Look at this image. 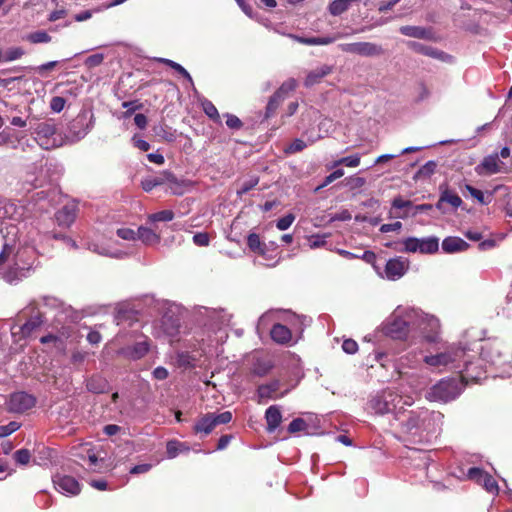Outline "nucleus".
Masks as SVG:
<instances>
[{
    "label": "nucleus",
    "instance_id": "obj_55",
    "mask_svg": "<svg viewBox=\"0 0 512 512\" xmlns=\"http://www.w3.org/2000/svg\"><path fill=\"white\" fill-rule=\"evenodd\" d=\"M30 452L27 449H20L15 452L14 459L17 463L25 465L30 460Z\"/></svg>",
    "mask_w": 512,
    "mask_h": 512
},
{
    "label": "nucleus",
    "instance_id": "obj_32",
    "mask_svg": "<svg viewBox=\"0 0 512 512\" xmlns=\"http://www.w3.org/2000/svg\"><path fill=\"white\" fill-rule=\"evenodd\" d=\"M271 338L279 344H288L292 340V333L289 328L282 324H275L271 329Z\"/></svg>",
    "mask_w": 512,
    "mask_h": 512
},
{
    "label": "nucleus",
    "instance_id": "obj_13",
    "mask_svg": "<svg viewBox=\"0 0 512 512\" xmlns=\"http://www.w3.org/2000/svg\"><path fill=\"white\" fill-rule=\"evenodd\" d=\"M296 85L295 79H289L280 86L268 101L266 106V118L271 117L275 113L279 105L287 98L289 93L295 90Z\"/></svg>",
    "mask_w": 512,
    "mask_h": 512
},
{
    "label": "nucleus",
    "instance_id": "obj_62",
    "mask_svg": "<svg viewBox=\"0 0 512 512\" xmlns=\"http://www.w3.org/2000/svg\"><path fill=\"white\" fill-rule=\"evenodd\" d=\"M226 117H227L226 125L229 128H231V129H239V128H241L242 122H241V120L237 116L231 115V114H227Z\"/></svg>",
    "mask_w": 512,
    "mask_h": 512
},
{
    "label": "nucleus",
    "instance_id": "obj_29",
    "mask_svg": "<svg viewBox=\"0 0 512 512\" xmlns=\"http://www.w3.org/2000/svg\"><path fill=\"white\" fill-rule=\"evenodd\" d=\"M43 323L42 316L40 314H37L33 317H31L28 321H26L23 325L18 327V333L21 334L23 338L29 337L34 330L39 328L41 324ZM12 334L15 336L17 335V331L13 329Z\"/></svg>",
    "mask_w": 512,
    "mask_h": 512
},
{
    "label": "nucleus",
    "instance_id": "obj_52",
    "mask_svg": "<svg viewBox=\"0 0 512 512\" xmlns=\"http://www.w3.org/2000/svg\"><path fill=\"white\" fill-rule=\"evenodd\" d=\"M20 428V424L16 421H11L7 425L0 426V438L7 437Z\"/></svg>",
    "mask_w": 512,
    "mask_h": 512
},
{
    "label": "nucleus",
    "instance_id": "obj_25",
    "mask_svg": "<svg viewBox=\"0 0 512 512\" xmlns=\"http://www.w3.org/2000/svg\"><path fill=\"white\" fill-rule=\"evenodd\" d=\"M77 205L75 203H68L64 205L57 213L56 220L59 225L68 227L76 219Z\"/></svg>",
    "mask_w": 512,
    "mask_h": 512
},
{
    "label": "nucleus",
    "instance_id": "obj_14",
    "mask_svg": "<svg viewBox=\"0 0 512 512\" xmlns=\"http://www.w3.org/2000/svg\"><path fill=\"white\" fill-rule=\"evenodd\" d=\"M46 181L47 179L44 175L43 168L35 164L29 166L21 177L22 189L27 192L37 187L43 186L46 183Z\"/></svg>",
    "mask_w": 512,
    "mask_h": 512
},
{
    "label": "nucleus",
    "instance_id": "obj_18",
    "mask_svg": "<svg viewBox=\"0 0 512 512\" xmlns=\"http://www.w3.org/2000/svg\"><path fill=\"white\" fill-rule=\"evenodd\" d=\"M467 477L468 479L482 485L487 492L491 494H498L499 488L497 482L491 475L482 469L477 467L470 468L467 472Z\"/></svg>",
    "mask_w": 512,
    "mask_h": 512
},
{
    "label": "nucleus",
    "instance_id": "obj_8",
    "mask_svg": "<svg viewBox=\"0 0 512 512\" xmlns=\"http://www.w3.org/2000/svg\"><path fill=\"white\" fill-rule=\"evenodd\" d=\"M35 140L43 149L49 150L63 145V138L52 121L37 123L33 128Z\"/></svg>",
    "mask_w": 512,
    "mask_h": 512
},
{
    "label": "nucleus",
    "instance_id": "obj_50",
    "mask_svg": "<svg viewBox=\"0 0 512 512\" xmlns=\"http://www.w3.org/2000/svg\"><path fill=\"white\" fill-rule=\"evenodd\" d=\"M419 240L415 237H409L403 241L404 248L403 250L405 252L415 253L419 252Z\"/></svg>",
    "mask_w": 512,
    "mask_h": 512
},
{
    "label": "nucleus",
    "instance_id": "obj_54",
    "mask_svg": "<svg viewBox=\"0 0 512 512\" xmlns=\"http://www.w3.org/2000/svg\"><path fill=\"white\" fill-rule=\"evenodd\" d=\"M103 60H104V55L101 53H96V54L89 56L85 60V66L87 68L91 69V68L97 67L100 64H102Z\"/></svg>",
    "mask_w": 512,
    "mask_h": 512
},
{
    "label": "nucleus",
    "instance_id": "obj_64",
    "mask_svg": "<svg viewBox=\"0 0 512 512\" xmlns=\"http://www.w3.org/2000/svg\"><path fill=\"white\" fill-rule=\"evenodd\" d=\"M168 370L162 366L156 367L153 371V376L157 380H164L168 377Z\"/></svg>",
    "mask_w": 512,
    "mask_h": 512
},
{
    "label": "nucleus",
    "instance_id": "obj_39",
    "mask_svg": "<svg viewBox=\"0 0 512 512\" xmlns=\"http://www.w3.org/2000/svg\"><path fill=\"white\" fill-rule=\"evenodd\" d=\"M26 40L32 44L49 43L51 41V36L46 31L38 30L29 33L26 36Z\"/></svg>",
    "mask_w": 512,
    "mask_h": 512
},
{
    "label": "nucleus",
    "instance_id": "obj_38",
    "mask_svg": "<svg viewBox=\"0 0 512 512\" xmlns=\"http://www.w3.org/2000/svg\"><path fill=\"white\" fill-rule=\"evenodd\" d=\"M440 202L449 203L452 207L458 208L462 205V199L451 192L447 187L440 186Z\"/></svg>",
    "mask_w": 512,
    "mask_h": 512
},
{
    "label": "nucleus",
    "instance_id": "obj_35",
    "mask_svg": "<svg viewBox=\"0 0 512 512\" xmlns=\"http://www.w3.org/2000/svg\"><path fill=\"white\" fill-rule=\"evenodd\" d=\"M280 382L275 380L268 384L261 385L258 388V396L261 399L264 398H277L279 397L276 393L279 390Z\"/></svg>",
    "mask_w": 512,
    "mask_h": 512
},
{
    "label": "nucleus",
    "instance_id": "obj_21",
    "mask_svg": "<svg viewBox=\"0 0 512 512\" xmlns=\"http://www.w3.org/2000/svg\"><path fill=\"white\" fill-rule=\"evenodd\" d=\"M91 128V123L87 122L86 116H78L76 119L73 120L69 127V134L67 135V138L72 141L76 142L84 138L89 130Z\"/></svg>",
    "mask_w": 512,
    "mask_h": 512
},
{
    "label": "nucleus",
    "instance_id": "obj_6",
    "mask_svg": "<svg viewBox=\"0 0 512 512\" xmlns=\"http://www.w3.org/2000/svg\"><path fill=\"white\" fill-rule=\"evenodd\" d=\"M415 314L412 341L420 337L429 343L437 342L441 331L439 319L434 315L424 313L418 308H415Z\"/></svg>",
    "mask_w": 512,
    "mask_h": 512
},
{
    "label": "nucleus",
    "instance_id": "obj_3",
    "mask_svg": "<svg viewBox=\"0 0 512 512\" xmlns=\"http://www.w3.org/2000/svg\"><path fill=\"white\" fill-rule=\"evenodd\" d=\"M435 414L425 408L406 410L403 406L396 412V421L399 422L400 431L411 437L422 439L425 433L433 430Z\"/></svg>",
    "mask_w": 512,
    "mask_h": 512
},
{
    "label": "nucleus",
    "instance_id": "obj_47",
    "mask_svg": "<svg viewBox=\"0 0 512 512\" xmlns=\"http://www.w3.org/2000/svg\"><path fill=\"white\" fill-rule=\"evenodd\" d=\"M436 167L437 164L435 161H428L422 167H420L415 175V178L431 176L435 172Z\"/></svg>",
    "mask_w": 512,
    "mask_h": 512
},
{
    "label": "nucleus",
    "instance_id": "obj_15",
    "mask_svg": "<svg viewBox=\"0 0 512 512\" xmlns=\"http://www.w3.org/2000/svg\"><path fill=\"white\" fill-rule=\"evenodd\" d=\"M503 350L504 347L501 343L489 342L481 347V357L492 365L502 366L507 362Z\"/></svg>",
    "mask_w": 512,
    "mask_h": 512
},
{
    "label": "nucleus",
    "instance_id": "obj_46",
    "mask_svg": "<svg viewBox=\"0 0 512 512\" xmlns=\"http://www.w3.org/2000/svg\"><path fill=\"white\" fill-rule=\"evenodd\" d=\"M24 55V50L20 47H12L3 54V61L11 62L20 59Z\"/></svg>",
    "mask_w": 512,
    "mask_h": 512
},
{
    "label": "nucleus",
    "instance_id": "obj_43",
    "mask_svg": "<svg viewBox=\"0 0 512 512\" xmlns=\"http://www.w3.org/2000/svg\"><path fill=\"white\" fill-rule=\"evenodd\" d=\"M465 190L480 204L486 205L491 201V195L485 196L481 190H478L469 184L465 185Z\"/></svg>",
    "mask_w": 512,
    "mask_h": 512
},
{
    "label": "nucleus",
    "instance_id": "obj_60",
    "mask_svg": "<svg viewBox=\"0 0 512 512\" xmlns=\"http://www.w3.org/2000/svg\"><path fill=\"white\" fill-rule=\"evenodd\" d=\"M342 349L347 354H355L358 350V344L353 339H346L342 344Z\"/></svg>",
    "mask_w": 512,
    "mask_h": 512
},
{
    "label": "nucleus",
    "instance_id": "obj_1",
    "mask_svg": "<svg viewBox=\"0 0 512 512\" xmlns=\"http://www.w3.org/2000/svg\"><path fill=\"white\" fill-rule=\"evenodd\" d=\"M474 355L461 343H451L436 351H426L423 354L422 362L432 371L442 372L445 369L460 370L462 379L471 378L478 382L480 374L471 371Z\"/></svg>",
    "mask_w": 512,
    "mask_h": 512
},
{
    "label": "nucleus",
    "instance_id": "obj_51",
    "mask_svg": "<svg viewBox=\"0 0 512 512\" xmlns=\"http://www.w3.org/2000/svg\"><path fill=\"white\" fill-rule=\"evenodd\" d=\"M294 220H295L294 214L289 213V214L285 215L284 217L277 220L276 227L280 231L287 230L292 225Z\"/></svg>",
    "mask_w": 512,
    "mask_h": 512
},
{
    "label": "nucleus",
    "instance_id": "obj_41",
    "mask_svg": "<svg viewBox=\"0 0 512 512\" xmlns=\"http://www.w3.org/2000/svg\"><path fill=\"white\" fill-rule=\"evenodd\" d=\"M166 451L168 458H175L180 452L188 451V448L184 443L171 440L167 443Z\"/></svg>",
    "mask_w": 512,
    "mask_h": 512
},
{
    "label": "nucleus",
    "instance_id": "obj_11",
    "mask_svg": "<svg viewBox=\"0 0 512 512\" xmlns=\"http://www.w3.org/2000/svg\"><path fill=\"white\" fill-rule=\"evenodd\" d=\"M338 48L342 52L364 57H377L384 53L380 45L372 42L342 43L338 45Z\"/></svg>",
    "mask_w": 512,
    "mask_h": 512
},
{
    "label": "nucleus",
    "instance_id": "obj_48",
    "mask_svg": "<svg viewBox=\"0 0 512 512\" xmlns=\"http://www.w3.org/2000/svg\"><path fill=\"white\" fill-rule=\"evenodd\" d=\"M116 234L123 240L134 241L137 240V230L128 227H121L116 230Z\"/></svg>",
    "mask_w": 512,
    "mask_h": 512
},
{
    "label": "nucleus",
    "instance_id": "obj_4",
    "mask_svg": "<svg viewBox=\"0 0 512 512\" xmlns=\"http://www.w3.org/2000/svg\"><path fill=\"white\" fill-rule=\"evenodd\" d=\"M415 317L414 307L398 306L387 320L385 332L392 338L412 341Z\"/></svg>",
    "mask_w": 512,
    "mask_h": 512
},
{
    "label": "nucleus",
    "instance_id": "obj_49",
    "mask_svg": "<svg viewBox=\"0 0 512 512\" xmlns=\"http://www.w3.org/2000/svg\"><path fill=\"white\" fill-rule=\"evenodd\" d=\"M308 427L306 421L302 418L292 420L288 426L289 433H297L306 430Z\"/></svg>",
    "mask_w": 512,
    "mask_h": 512
},
{
    "label": "nucleus",
    "instance_id": "obj_24",
    "mask_svg": "<svg viewBox=\"0 0 512 512\" xmlns=\"http://www.w3.org/2000/svg\"><path fill=\"white\" fill-rule=\"evenodd\" d=\"M407 45L410 49L419 54H423L434 59H439L441 61H446L450 57L443 51H440L431 46H427L416 41H409Z\"/></svg>",
    "mask_w": 512,
    "mask_h": 512
},
{
    "label": "nucleus",
    "instance_id": "obj_27",
    "mask_svg": "<svg viewBox=\"0 0 512 512\" xmlns=\"http://www.w3.org/2000/svg\"><path fill=\"white\" fill-rule=\"evenodd\" d=\"M421 361L422 359H420L414 352H410L402 356L397 364V370L400 377H404L406 374L404 371L405 369H415L420 365Z\"/></svg>",
    "mask_w": 512,
    "mask_h": 512
},
{
    "label": "nucleus",
    "instance_id": "obj_20",
    "mask_svg": "<svg viewBox=\"0 0 512 512\" xmlns=\"http://www.w3.org/2000/svg\"><path fill=\"white\" fill-rule=\"evenodd\" d=\"M504 170V163L499 160L498 153L484 157L482 162L475 167L478 175H492Z\"/></svg>",
    "mask_w": 512,
    "mask_h": 512
},
{
    "label": "nucleus",
    "instance_id": "obj_45",
    "mask_svg": "<svg viewBox=\"0 0 512 512\" xmlns=\"http://www.w3.org/2000/svg\"><path fill=\"white\" fill-rule=\"evenodd\" d=\"M327 237H329V234L311 235L307 238L308 245L311 249L323 247L326 244Z\"/></svg>",
    "mask_w": 512,
    "mask_h": 512
},
{
    "label": "nucleus",
    "instance_id": "obj_22",
    "mask_svg": "<svg viewBox=\"0 0 512 512\" xmlns=\"http://www.w3.org/2000/svg\"><path fill=\"white\" fill-rule=\"evenodd\" d=\"M87 248L90 251L97 253L101 256L110 257L114 259H124L130 255L129 252L117 247H111L108 244L89 243Z\"/></svg>",
    "mask_w": 512,
    "mask_h": 512
},
{
    "label": "nucleus",
    "instance_id": "obj_30",
    "mask_svg": "<svg viewBox=\"0 0 512 512\" xmlns=\"http://www.w3.org/2000/svg\"><path fill=\"white\" fill-rule=\"evenodd\" d=\"M265 419L267 422V430L269 432L275 431L282 421L280 408L276 405L270 406L265 412Z\"/></svg>",
    "mask_w": 512,
    "mask_h": 512
},
{
    "label": "nucleus",
    "instance_id": "obj_56",
    "mask_svg": "<svg viewBox=\"0 0 512 512\" xmlns=\"http://www.w3.org/2000/svg\"><path fill=\"white\" fill-rule=\"evenodd\" d=\"M209 235L205 232L196 233L193 236V243L200 247H205L209 245Z\"/></svg>",
    "mask_w": 512,
    "mask_h": 512
},
{
    "label": "nucleus",
    "instance_id": "obj_44",
    "mask_svg": "<svg viewBox=\"0 0 512 512\" xmlns=\"http://www.w3.org/2000/svg\"><path fill=\"white\" fill-rule=\"evenodd\" d=\"M202 108L209 118H211L215 122H220V115L218 113V110L211 101L204 100L202 102Z\"/></svg>",
    "mask_w": 512,
    "mask_h": 512
},
{
    "label": "nucleus",
    "instance_id": "obj_57",
    "mask_svg": "<svg viewBox=\"0 0 512 512\" xmlns=\"http://www.w3.org/2000/svg\"><path fill=\"white\" fill-rule=\"evenodd\" d=\"M306 147V143L301 139H295L286 149V153H296L302 151Z\"/></svg>",
    "mask_w": 512,
    "mask_h": 512
},
{
    "label": "nucleus",
    "instance_id": "obj_10",
    "mask_svg": "<svg viewBox=\"0 0 512 512\" xmlns=\"http://www.w3.org/2000/svg\"><path fill=\"white\" fill-rule=\"evenodd\" d=\"M232 420V413L225 411L220 414L207 413L201 416L194 425L195 433L208 435L217 425L227 424Z\"/></svg>",
    "mask_w": 512,
    "mask_h": 512
},
{
    "label": "nucleus",
    "instance_id": "obj_17",
    "mask_svg": "<svg viewBox=\"0 0 512 512\" xmlns=\"http://www.w3.org/2000/svg\"><path fill=\"white\" fill-rule=\"evenodd\" d=\"M53 484L57 491L68 496H76L81 491L79 482L69 475L56 474L53 476Z\"/></svg>",
    "mask_w": 512,
    "mask_h": 512
},
{
    "label": "nucleus",
    "instance_id": "obj_63",
    "mask_svg": "<svg viewBox=\"0 0 512 512\" xmlns=\"http://www.w3.org/2000/svg\"><path fill=\"white\" fill-rule=\"evenodd\" d=\"M401 0H389V1H382L378 4V10L379 12H386L391 10L397 3H399Z\"/></svg>",
    "mask_w": 512,
    "mask_h": 512
},
{
    "label": "nucleus",
    "instance_id": "obj_58",
    "mask_svg": "<svg viewBox=\"0 0 512 512\" xmlns=\"http://www.w3.org/2000/svg\"><path fill=\"white\" fill-rule=\"evenodd\" d=\"M348 186L351 190L359 189L366 184V179L359 176H353L347 179Z\"/></svg>",
    "mask_w": 512,
    "mask_h": 512
},
{
    "label": "nucleus",
    "instance_id": "obj_59",
    "mask_svg": "<svg viewBox=\"0 0 512 512\" xmlns=\"http://www.w3.org/2000/svg\"><path fill=\"white\" fill-rule=\"evenodd\" d=\"M360 160H361L360 155L354 154V155H350L347 157H343L341 162H343V165H345L347 167L355 168V167L359 166Z\"/></svg>",
    "mask_w": 512,
    "mask_h": 512
},
{
    "label": "nucleus",
    "instance_id": "obj_7",
    "mask_svg": "<svg viewBox=\"0 0 512 512\" xmlns=\"http://www.w3.org/2000/svg\"><path fill=\"white\" fill-rule=\"evenodd\" d=\"M469 381H474L471 378L460 380L455 378H447L440 380L437 384H435L427 393V398L430 401H438V402H449L458 397L464 387V382L468 383Z\"/></svg>",
    "mask_w": 512,
    "mask_h": 512
},
{
    "label": "nucleus",
    "instance_id": "obj_40",
    "mask_svg": "<svg viewBox=\"0 0 512 512\" xmlns=\"http://www.w3.org/2000/svg\"><path fill=\"white\" fill-rule=\"evenodd\" d=\"M174 219V212L172 210H162L148 216V221L155 222H169Z\"/></svg>",
    "mask_w": 512,
    "mask_h": 512
},
{
    "label": "nucleus",
    "instance_id": "obj_34",
    "mask_svg": "<svg viewBox=\"0 0 512 512\" xmlns=\"http://www.w3.org/2000/svg\"><path fill=\"white\" fill-rule=\"evenodd\" d=\"M87 389L93 393H104L108 390V382L101 376H93L87 381Z\"/></svg>",
    "mask_w": 512,
    "mask_h": 512
},
{
    "label": "nucleus",
    "instance_id": "obj_36",
    "mask_svg": "<svg viewBox=\"0 0 512 512\" xmlns=\"http://www.w3.org/2000/svg\"><path fill=\"white\" fill-rule=\"evenodd\" d=\"M439 240L436 237L422 238L419 240V252L433 254L438 251Z\"/></svg>",
    "mask_w": 512,
    "mask_h": 512
},
{
    "label": "nucleus",
    "instance_id": "obj_19",
    "mask_svg": "<svg viewBox=\"0 0 512 512\" xmlns=\"http://www.w3.org/2000/svg\"><path fill=\"white\" fill-rule=\"evenodd\" d=\"M32 268V264L21 265L17 259L14 263V266L0 270V277L7 283L12 284L28 277Z\"/></svg>",
    "mask_w": 512,
    "mask_h": 512
},
{
    "label": "nucleus",
    "instance_id": "obj_42",
    "mask_svg": "<svg viewBox=\"0 0 512 512\" xmlns=\"http://www.w3.org/2000/svg\"><path fill=\"white\" fill-rule=\"evenodd\" d=\"M158 61L161 63H164V64L170 66L171 68H173L174 70H176L184 78H186L191 85H193V80H192L191 75L183 66H181L180 64H178L170 59H166V58H159Z\"/></svg>",
    "mask_w": 512,
    "mask_h": 512
},
{
    "label": "nucleus",
    "instance_id": "obj_26",
    "mask_svg": "<svg viewBox=\"0 0 512 512\" xmlns=\"http://www.w3.org/2000/svg\"><path fill=\"white\" fill-rule=\"evenodd\" d=\"M137 240L145 246H155L160 243L161 236L153 229L141 225L137 228Z\"/></svg>",
    "mask_w": 512,
    "mask_h": 512
},
{
    "label": "nucleus",
    "instance_id": "obj_53",
    "mask_svg": "<svg viewBox=\"0 0 512 512\" xmlns=\"http://www.w3.org/2000/svg\"><path fill=\"white\" fill-rule=\"evenodd\" d=\"M343 175H344L343 169H337V170L333 171L331 174H329L328 176L325 177L323 183L320 186H318L316 188V190H320V189L328 186L330 183H332L333 181H335L338 178H341Z\"/></svg>",
    "mask_w": 512,
    "mask_h": 512
},
{
    "label": "nucleus",
    "instance_id": "obj_33",
    "mask_svg": "<svg viewBox=\"0 0 512 512\" xmlns=\"http://www.w3.org/2000/svg\"><path fill=\"white\" fill-rule=\"evenodd\" d=\"M399 31L401 34L412 38L428 39L430 37V32L420 26H402Z\"/></svg>",
    "mask_w": 512,
    "mask_h": 512
},
{
    "label": "nucleus",
    "instance_id": "obj_12",
    "mask_svg": "<svg viewBox=\"0 0 512 512\" xmlns=\"http://www.w3.org/2000/svg\"><path fill=\"white\" fill-rule=\"evenodd\" d=\"M409 269V261L403 257L391 258L386 262L383 272L378 274L387 280L396 281L402 278Z\"/></svg>",
    "mask_w": 512,
    "mask_h": 512
},
{
    "label": "nucleus",
    "instance_id": "obj_31",
    "mask_svg": "<svg viewBox=\"0 0 512 512\" xmlns=\"http://www.w3.org/2000/svg\"><path fill=\"white\" fill-rule=\"evenodd\" d=\"M468 243L460 237H447L442 241V249L446 253H456L468 248Z\"/></svg>",
    "mask_w": 512,
    "mask_h": 512
},
{
    "label": "nucleus",
    "instance_id": "obj_37",
    "mask_svg": "<svg viewBox=\"0 0 512 512\" xmlns=\"http://www.w3.org/2000/svg\"><path fill=\"white\" fill-rule=\"evenodd\" d=\"M247 245L251 251L266 258V245L261 242L258 234L250 233L247 237Z\"/></svg>",
    "mask_w": 512,
    "mask_h": 512
},
{
    "label": "nucleus",
    "instance_id": "obj_9",
    "mask_svg": "<svg viewBox=\"0 0 512 512\" xmlns=\"http://www.w3.org/2000/svg\"><path fill=\"white\" fill-rule=\"evenodd\" d=\"M169 185V189L173 194L181 195L183 193L181 183L169 171H163L156 176H148L141 181V186L146 192H150L157 186Z\"/></svg>",
    "mask_w": 512,
    "mask_h": 512
},
{
    "label": "nucleus",
    "instance_id": "obj_5",
    "mask_svg": "<svg viewBox=\"0 0 512 512\" xmlns=\"http://www.w3.org/2000/svg\"><path fill=\"white\" fill-rule=\"evenodd\" d=\"M401 402H403V405L411 406L414 399L410 395L403 396L388 388L373 396L368 405L375 414L393 413L394 419H396V412L401 409V406H399Z\"/></svg>",
    "mask_w": 512,
    "mask_h": 512
},
{
    "label": "nucleus",
    "instance_id": "obj_16",
    "mask_svg": "<svg viewBox=\"0 0 512 512\" xmlns=\"http://www.w3.org/2000/svg\"><path fill=\"white\" fill-rule=\"evenodd\" d=\"M36 404V398L26 392H16L10 395L8 410L13 413H23Z\"/></svg>",
    "mask_w": 512,
    "mask_h": 512
},
{
    "label": "nucleus",
    "instance_id": "obj_61",
    "mask_svg": "<svg viewBox=\"0 0 512 512\" xmlns=\"http://www.w3.org/2000/svg\"><path fill=\"white\" fill-rule=\"evenodd\" d=\"M65 99L59 96L53 97L50 103V107L54 112H60L65 106Z\"/></svg>",
    "mask_w": 512,
    "mask_h": 512
},
{
    "label": "nucleus",
    "instance_id": "obj_2",
    "mask_svg": "<svg viewBox=\"0 0 512 512\" xmlns=\"http://www.w3.org/2000/svg\"><path fill=\"white\" fill-rule=\"evenodd\" d=\"M25 208L13 202L0 201V265L15 256L21 241L20 230L25 227Z\"/></svg>",
    "mask_w": 512,
    "mask_h": 512
},
{
    "label": "nucleus",
    "instance_id": "obj_23",
    "mask_svg": "<svg viewBox=\"0 0 512 512\" xmlns=\"http://www.w3.org/2000/svg\"><path fill=\"white\" fill-rule=\"evenodd\" d=\"M150 344L147 339L139 341L134 345L122 348L119 353L131 360H138L144 357L149 351Z\"/></svg>",
    "mask_w": 512,
    "mask_h": 512
},
{
    "label": "nucleus",
    "instance_id": "obj_28",
    "mask_svg": "<svg viewBox=\"0 0 512 512\" xmlns=\"http://www.w3.org/2000/svg\"><path fill=\"white\" fill-rule=\"evenodd\" d=\"M333 68L329 65H322L312 71H310L304 81L305 86L311 87L319 83L325 76L332 72Z\"/></svg>",
    "mask_w": 512,
    "mask_h": 512
}]
</instances>
